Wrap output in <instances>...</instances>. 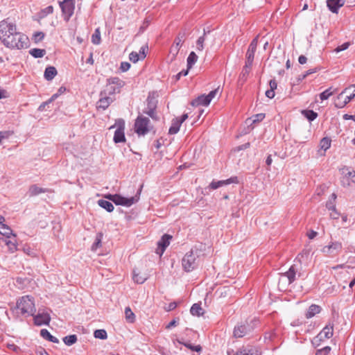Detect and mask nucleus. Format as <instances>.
I'll list each match as a JSON object with an SVG mask.
<instances>
[{
	"label": "nucleus",
	"instance_id": "nucleus-1",
	"mask_svg": "<svg viewBox=\"0 0 355 355\" xmlns=\"http://www.w3.org/2000/svg\"><path fill=\"white\" fill-rule=\"evenodd\" d=\"M0 41L7 48L26 49L28 46V37L17 31L16 24L4 19L0 21Z\"/></svg>",
	"mask_w": 355,
	"mask_h": 355
},
{
	"label": "nucleus",
	"instance_id": "nucleus-2",
	"mask_svg": "<svg viewBox=\"0 0 355 355\" xmlns=\"http://www.w3.org/2000/svg\"><path fill=\"white\" fill-rule=\"evenodd\" d=\"M198 257L199 253L197 249H191L189 252L186 253L182 259L183 269L186 272H191L196 268L198 265L197 260Z\"/></svg>",
	"mask_w": 355,
	"mask_h": 355
},
{
	"label": "nucleus",
	"instance_id": "nucleus-3",
	"mask_svg": "<svg viewBox=\"0 0 355 355\" xmlns=\"http://www.w3.org/2000/svg\"><path fill=\"white\" fill-rule=\"evenodd\" d=\"M17 306L21 314H27L28 315H34L36 311L34 300L29 295H25L19 299Z\"/></svg>",
	"mask_w": 355,
	"mask_h": 355
},
{
	"label": "nucleus",
	"instance_id": "nucleus-4",
	"mask_svg": "<svg viewBox=\"0 0 355 355\" xmlns=\"http://www.w3.org/2000/svg\"><path fill=\"white\" fill-rule=\"evenodd\" d=\"M140 190L137 191V194L135 196L131 198H125L118 194H108L105 196V198L111 200L116 205H123L125 207H130L133 204L138 202L139 199Z\"/></svg>",
	"mask_w": 355,
	"mask_h": 355
},
{
	"label": "nucleus",
	"instance_id": "nucleus-5",
	"mask_svg": "<svg viewBox=\"0 0 355 355\" xmlns=\"http://www.w3.org/2000/svg\"><path fill=\"white\" fill-rule=\"evenodd\" d=\"M125 85V82L118 77H111L107 80V84L104 91L105 94L111 96L119 93L121 89Z\"/></svg>",
	"mask_w": 355,
	"mask_h": 355
},
{
	"label": "nucleus",
	"instance_id": "nucleus-6",
	"mask_svg": "<svg viewBox=\"0 0 355 355\" xmlns=\"http://www.w3.org/2000/svg\"><path fill=\"white\" fill-rule=\"evenodd\" d=\"M255 326V321L251 320L250 322L245 321L235 326L234 329V336L236 338H243L252 331Z\"/></svg>",
	"mask_w": 355,
	"mask_h": 355
},
{
	"label": "nucleus",
	"instance_id": "nucleus-7",
	"mask_svg": "<svg viewBox=\"0 0 355 355\" xmlns=\"http://www.w3.org/2000/svg\"><path fill=\"white\" fill-rule=\"evenodd\" d=\"M150 120L148 118L143 116H139L135 123V132L138 135L144 136L149 131Z\"/></svg>",
	"mask_w": 355,
	"mask_h": 355
},
{
	"label": "nucleus",
	"instance_id": "nucleus-8",
	"mask_svg": "<svg viewBox=\"0 0 355 355\" xmlns=\"http://www.w3.org/2000/svg\"><path fill=\"white\" fill-rule=\"evenodd\" d=\"M64 19L68 21L73 15L75 9V0H63L59 2Z\"/></svg>",
	"mask_w": 355,
	"mask_h": 355
},
{
	"label": "nucleus",
	"instance_id": "nucleus-9",
	"mask_svg": "<svg viewBox=\"0 0 355 355\" xmlns=\"http://www.w3.org/2000/svg\"><path fill=\"white\" fill-rule=\"evenodd\" d=\"M297 275L300 277L302 274L301 273L298 266L297 264H293L290 267L288 271L281 274L280 281L283 280L284 278H286L288 284H291L296 279Z\"/></svg>",
	"mask_w": 355,
	"mask_h": 355
},
{
	"label": "nucleus",
	"instance_id": "nucleus-10",
	"mask_svg": "<svg viewBox=\"0 0 355 355\" xmlns=\"http://www.w3.org/2000/svg\"><path fill=\"white\" fill-rule=\"evenodd\" d=\"M258 37L259 35H257L255 38L252 40L250 44L249 45V47L248 49V51L245 54V58L246 61L245 63L248 64H252L254 58V53L257 50V44H258Z\"/></svg>",
	"mask_w": 355,
	"mask_h": 355
},
{
	"label": "nucleus",
	"instance_id": "nucleus-11",
	"mask_svg": "<svg viewBox=\"0 0 355 355\" xmlns=\"http://www.w3.org/2000/svg\"><path fill=\"white\" fill-rule=\"evenodd\" d=\"M124 128H125L124 121L122 119H120L117 123V128L114 132V138H113V140L116 144L125 141V134H124Z\"/></svg>",
	"mask_w": 355,
	"mask_h": 355
},
{
	"label": "nucleus",
	"instance_id": "nucleus-12",
	"mask_svg": "<svg viewBox=\"0 0 355 355\" xmlns=\"http://www.w3.org/2000/svg\"><path fill=\"white\" fill-rule=\"evenodd\" d=\"M184 40V34H180L178 35V37L175 39L174 43L173 46L171 47L170 49V55H171V60H174L178 55L180 47L182 46V44Z\"/></svg>",
	"mask_w": 355,
	"mask_h": 355
},
{
	"label": "nucleus",
	"instance_id": "nucleus-13",
	"mask_svg": "<svg viewBox=\"0 0 355 355\" xmlns=\"http://www.w3.org/2000/svg\"><path fill=\"white\" fill-rule=\"evenodd\" d=\"M238 183H239L238 178L236 176H233V177H231L230 178L225 180H218V181L213 180L209 184V188L214 190V189H218L219 187L227 186L230 184H238Z\"/></svg>",
	"mask_w": 355,
	"mask_h": 355
},
{
	"label": "nucleus",
	"instance_id": "nucleus-14",
	"mask_svg": "<svg viewBox=\"0 0 355 355\" xmlns=\"http://www.w3.org/2000/svg\"><path fill=\"white\" fill-rule=\"evenodd\" d=\"M108 94H105V91H102L100 94V99L97 102V108L105 110L107 109L111 103L113 102L114 98L111 96H107Z\"/></svg>",
	"mask_w": 355,
	"mask_h": 355
},
{
	"label": "nucleus",
	"instance_id": "nucleus-15",
	"mask_svg": "<svg viewBox=\"0 0 355 355\" xmlns=\"http://www.w3.org/2000/svg\"><path fill=\"white\" fill-rule=\"evenodd\" d=\"M34 316V323L37 326H42L43 324H49L51 320V317L47 313H38Z\"/></svg>",
	"mask_w": 355,
	"mask_h": 355
},
{
	"label": "nucleus",
	"instance_id": "nucleus-16",
	"mask_svg": "<svg viewBox=\"0 0 355 355\" xmlns=\"http://www.w3.org/2000/svg\"><path fill=\"white\" fill-rule=\"evenodd\" d=\"M345 3V0H327V6L333 13H338L339 8L343 7Z\"/></svg>",
	"mask_w": 355,
	"mask_h": 355
},
{
	"label": "nucleus",
	"instance_id": "nucleus-17",
	"mask_svg": "<svg viewBox=\"0 0 355 355\" xmlns=\"http://www.w3.org/2000/svg\"><path fill=\"white\" fill-rule=\"evenodd\" d=\"M148 49V46H143L141 47L139 52L132 51L129 55V59L132 62L135 63L138 62L139 60H144L146 58V49Z\"/></svg>",
	"mask_w": 355,
	"mask_h": 355
},
{
	"label": "nucleus",
	"instance_id": "nucleus-18",
	"mask_svg": "<svg viewBox=\"0 0 355 355\" xmlns=\"http://www.w3.org/2000/svg\"><path fill=\"white\" fill-rule=\"evenodd\" d=\"M172 239V236L168 234H164L162 236L161 240L158 242V248L157 250V253H159L162 255L166 247L170 243V240Z\"/></svg>",
	"mask_w": 355,
	"mask_h": 355
},
{
	"label": "nucleus",
	"instance_id": "nucleus-19",
	"mask_svg": "<svg viewBox=\"0 0 355 355\" xmlns=\"http://www.w3.org/2000/svg\"><path fill=\"white\" fill-rule=\"evenodd\" d=\"M333 334L334 326L332 324H329L322 329V331L318 335V338H319L320 340L323 339L330 338L332 337Z\"/></svg>",
	"mask_w": 355,
	"mask_h": 355
},
{
	"label": "nucleus",
	"instance_id": "nucleus-20",
	"mask_svg": "<svg viewBox=\"0 0 355 355\" xmlns=\"http://www.w3.org/2000/svg\"><path fill=\"white\" fill-rule=\"evenodd\" d=\"M234 355H261V352L254 347H248L240 349Z\"/></svg>",
	"mask_w": 355,
	"mask_h": 355
},
{
	"label": "nucleus",
	"instance_id": "nucleus-21",
	"mask_svg": "<svg viewBox=\"0 0 355 355\" xmlns=\"http://www.w3.org/2000/svg\"><path fill=\"white\" fill-rule=\"evenodd\" d=\"M210 103L207 95L202 94L192 101L191 105L193 106L204 105L207 106Z\"/></svg>",
	"mask_w": 355,
	"mask_h": 355
},
{
	"label": "nucleus",
	"instance_id": "nucleus-22",
	"mask_svg": "<svg viewBox=\"0 0 355 355\" xmlns=\"http://www.w3.org/2000/svg\"><path fill=\"white\" fill-rule=\"evenodd\" d=\"M348 91V88H345L340 93L334 101V105L337 108H343L346 105V101H343V95Z\"/></svg>",
	"mask_w": 355,
	"mask_h": 355
},
{
	"label": "nucleus",
	"instance_id": "nucleus-23",
	"mask_svg": "<svg viewBox=\"0 0 355 355\" xmlns=\"http://www.w3.org/2000/svg\"><path fill=\"white\" fill-rule=\"evenodd\" d=\"M57 74V70L54 67L49 66L47 67L44 71V78L46 80H51L54 78V77Z\"/></svg>",
	"mask_w": 355,
	"mask_h": 355
},
{
	"label": "nucleus",
	"instance_id": "nucleus-24",
	"mask_svg": "<svg viewBox=\"0 0 355 355\" xmlns=\"http://www.w3.org/2000/svg\"><path fill=\"white\" fill-rule=\"evenodd\" d=\"M321 311V307L316 304H311L306 313V318H311L315 316L317 313H319Z\"/></svg>",
	"mask_w": 355,
	"mask_h": 355
},
{
	"label": "nucleus",
	"instance_id": "nucleus-25",
	"mask_svg": "<svg viewBox=\"0 0 355 355\" xmlns=\"http://www.w3.org/2000/svg\"><path fill=\"white\" fill-rule=\"evenodd\" d=\"M40 335L43 338L46 339L49 341H51L54 343H59V340L57 338H55V336H52L47 329H42L40 331Z\"/></svg>",
	"mask_w": 355,
	"mask_h": 355
},
{
	"label": "nucleus",
	"instance_id": "nucleus-26",
	"mask_svg": "<svg viewBox=\"0 0 355 355\" xmlns=\"http://www.w3.org/2000/svg\"><path fill=\"white\" fill-rule=\"evenodd\" d=\"M252 65V64H248L246 63L245 64L244 67H243L242 71L240 74V76H239V80L241 82H242V83L245 82V80H247V77L250 72Z\"/></svg>",
	"mask_w": 355,
	"mask_h": 355
},
{
	"label": "nucleus",
	"instance_id": "nucleus-27",
	"mask_svg": "<svg viewBox=\"0 0 355 355\" xmlns=\"http://www.w3.org/2000/svg\"><path fill=\"white\" fill-rule=\"evenodd\" d=\"M181 125L182 123L176 118L173 119L172 120L171 126L168 130V133L170 135H175L178 133L180 130Z\"/></svg>",
	"mask_w": 355,
	"mask_h": 355
},
{
	"label": "nucleus",
	"instance_id": "nucleus-28",
	"mask_svg": "<svg viewBox=\"0 0 355 355\" xmlns=\"http://www.w3.org/2000/svg\"><path fill=\"white\" fill-rule=\"evenodd\" d=\"M0 235L6 236L7 239H10V235H12V230L3 222H0Z\"/></svg>",
	"mask_w": 355,
	"mask_h": 355
},
{
	"label": "nucleus",
	"instance_id": "nucleus-29",
	"mask_svg": "<svg viewBox=\"0 0 355 355\" xmlns=\"http://www.w3.org/2000/svg\"><path fill=\"white\" fill-rule=\"evenodd\" d=\"M342 173L345 175V178L350 180L353 183H355V171H350L349 168L344 167L342 168Z\"/></svg>",
	"mask_w": 355,
	"mask_h": 355
},
{
	"label": "nucleus",
	"instance_id": "nucleus-30",
	"mask_svg": "<svg viewBox=\"0 0 355 355\" xmlns=\"http://www.w3.org/2000/svg\"><path fill=\"white\" fill-rule=\"evenodd\" d=\"M45 189L38 187L36 184H33L29 187L28 195L29 196H35L40 193H44Z\"/></svg>",
	"mask_w": 355,
	"mask_h": 355
},
{
	"label": "nucleus",
	"instance_id": "nucleus-31",
	"mask_svg": "<svg viewBox=\"0 0 355 355\" xmlns=\"http://www.w3.org/2000/svg\"><path fill=\"white\" fill-rule=\"evenodd\" d=\"M98 205L107 210L108 212H111L114 210V206L112 202L105 200H98Z\"/></svg>",
	"mask_w": 355,
	"mask_h": 355
},
{
	"label": "nucleus",
	"instance_id": "nucleus-32",
	"mask_svg": "<svg viewBox=\"0 0 355 355\" xmlns=\"http://www.w3.org/2000/svg\"><path fill=\"white\" fill-rule=\"evenodd\" d=\"M191 314L200 316L203 314V310L199 304H193L190 309Z\"/></svg>",
	"mask_w": 355,
	"mask_h": 355
},
{
	"label": "nucleus",
	"instance_id": "nucleus-33",
	"mask_svg": "<svg viewBox=\"0 0 355 355\" xmlns=\"http://www.w3.org/2000/svg\"><path fill=\"white\" fill-rule=\"evenodd\" d=\"M207 33L204 31V33L200 36L196 41V50L198 51H202L204 49V43L206 39Z\"/></svg>",
	"mask_w": 355,
	"mask_h": 355
},
{
	"label": "nucleus",
	"instance_id": "nucleus-34",
	"mask_svg": "<svg viewBox=\"0 0 355 355\" xmlns=\"http://www.w3.org/2000/svg\"><path fill=\"white\" fill-rule=\"evenodd\" d=\"M197 60L198 55L193 51L191 52L187 58L188 69H191Z\"/></svg>",
	"mask_w": 355,
	"mask_h": 355
},
{
	"label": "nucleus",
	"instance_id": "nucleus-35",
	"mask_svg": "<svg viewBox=\"0 0 355 355\" xmlns=\"http://www.w3.org/2000/svg\"><path fill=\"white\" fill-rule=\"evenodd\" d=\"M103 236V234L102 232H98L96 234L95 241L94 242V243L92 246V250L96 251L97 250V248H98L99 247L101 246V241H102Z\"/></svg>",
	"mask_w": 355,
	"mask_h": 355
},
{
	"label": "nucleus",
	"instance_id": "nucleus-36",
	"mask_svg": "<svg viewBox=\"0 0 355 355\" xmlns=\"http://www.w3.org/2000/svg\"><path fill=\"white\" fill-rule=\"evenodd\" d=\"M13 239H9L6 238L5 243L6 245L8 247L9 250L13 252L17 250V245H16V240L15 239V235L12 234Z\"/></svg>",
	"mask_w": 355,
	"mask_h": 355
},
{
	"label": "nucleus",
	"instance_id": "nucleus-37",
	"mask_svg": "<svg viewBox=\"0 0 355 355\" xmlns=\"http://www.w3.org/2000/svg\"><path fill=\"white\" fill-rule=\"evenodd\" d=\"M125 319L128 322L133 323L135 320V315L131 309L128 306L125 309Z\"/></svg>",
	"mask_w": 355,
	"mask_h": 355
},
{
	"label": "nucleus",
	"instance_id": "nucleus-38",
	"mask_svg": "<svg viewBox=\"0 0 355 355\" xmlns=\"http://www.w3.org/2000/svg\"><path fill=\"white\" fill-rule=\"evenodd\" d=\"M336 89L332 90V87H329L324 92H322L321 94H320V98L322 101H324L328 99L331 95L336 92Z\"/></svg>",
	"mask_w": 355,
	"mask_h": 355
},
{
	"label": "nucleus",
	"instance_id": "nucleus-39",
	"mask_svg": "<svg viewBox=\"0 0 355 355\" xmlns=\"http://www.w3.org/2000/svg\"><path fill=\"white\" fill-rule=\"evenodd\" d=\"M30 54L35 58H40L46 54V51L41 49H32L30 51Z\"/></svg>",
	"mask_w": 355,
	"mask_h": 355
},
{
	"label": "nucleus",
	"instance_id": "nucleus-40",
	"mask_svg": "<svg viewBox=\"0 0 355 355\" xmlns=\"http://www.w3.org/2000/svg\"><path fill=\"white\" fill-rule=\"evenodd\" d=\"M331 139L328 137L322 138L320 141V148L322 150L326 151L331 146Z\"/></svg>",
	"mask_w": 355,
	"mask_h": 355
},
{
	"label": "nucleus",
	"instance_id": "nucleus-41",
	"mask_svg": "<svg viewBox=\"0 0 355 355\" xmlns=\"http://www.w3.org/2000/svg\"><path fill=\"white\" fill-rule=\"evenodd\" d=\"M147 279L146 275H141L140 273L137 272L136 270L133 271V280L137 284H143Z\"/></svg>",
	"mask_w": 355,
	"mask_h": 355
},
{
	"label": "nucleus",
	"instance_id": "nucleus-42",
	"mask_svg": "<svg viewBox=\"0 0 355 355\" xmlns=\"http://www.w3.org/2000/svg\"><path fill=\"white\" fill-rule=\"evenodd\" d=\"M58 97V94H53L52 96L46 101L43 102L38 107V110L42 112L46 110V107L55 101Z\"/></svg>",
	"mask_w": 355,
	"mask_h": 355
},
{
	"label": "nucleus",
	"instance_id": "nucleus-43",
	"mask_svg": "<svg viewBox=\"0 0 355 355\" xmlns=\"http://www.w3.org/2000/svg\"><path fill=\"white\" fill-rule=\"evenodd\" d=\"M77 341V336L75 334L67 336L63 338V342L65 345L70 346Z\"/></svg>",
	"mask_w": 355,
	"mask_h": 355
},
{
	"label": "nucleus",
	"instance_id": "nucleus-44",
	"mask_svg": "<svg viewBox=\"0 0 355 355\" xmlns=\"http://www.w3.org/2000/svg\"><path fill=\"white\" fill-rule=\"evenodd\" d=\"M92 42L94 44L98 45L101 43V32L99 28H96L92 35Z\"/></svg>",
	"mask_w": 355,
	"mask_h": 355
},
{
	"label": "nucleus",
	"instance_id": "nucleus-45",
	"mask_svg": "<svg viewBox=\"0 0 355 355\" xmlns=\"http://www.w3.org/2000/svg\"><path fill=\"white\" fill-rule=\"evenodd\" d=\"M94 336L96 338L99 339H106L107 337V334L105 330L104 329H97L94 331Z\"/></svg>",
	"mask_w": 355,
	"mask_h": 355
},
{
	"label": "nucleus",
	"instance_id": "nucleus-46",
	"mask_svg": "<svg viewBox=\"0 0 355 355\" xmlns=\"http://www.w3.org/2000/svg\"><path fill=\"white\" fill-rule=\"evenodd\" d=\"M178 343H180V344H182L184 345L185 347H187V348L191 349L192 351H195V352H201L202 350V347L200 345H192L191 344L189 343H183L180 340H178Z\"/></svg>",
	"mask_w": 355,
	"mask_h": 355
},
{
	"label": "nucleus",
	"instance_id": "nucleus-47",
	"mask_svg": "<svg viewBox=\"0 0 355 355\" xmlns=\"http://www.w3.org/2000/svg\"><path fill=\"white\" fill-rule=\"evenodd\" d=\"M304 114L310 121L315 120L318 116V114L313 110H305L304 111Z\"/></svg>",
	"mask_w": 355,
	"mask_h": 355
},
{
	"label": "nucleus",
	"instance_id": "nucleus-48",
	"mask_svg": "<svg viewBox=\"0 0 355 355\" xmlns=\"http://www.w3.org/2000/svg\"><path fill=\"white\" fill-rule=\"evenodd\" d=\"M53 12V7L52 6H49L46 8L42 9L40 13L41 17H45L49 14Z\"/></svg>",
	"mask_w": 355,
	"mask_h": 355
},
{
	"label": "nucleus",
	"instance_id": "nucleus-49",
	"mask_svg": "<svg viewBox=\"0 0 355 355\" xmlns=\"http://www.w3.org/2000/svg\"><path fill=\"white\" fill-rule=\"evenodd\" d=\"M157 106V101L154 97H152L150 95L148 96L147 98V107L146 108H156Z\"/></svg>",
	"mask_w": 355,
	"mask_h": 355
},
{
	"label": "nucleus",
	"instance_id": "nucleus-50",
	"mask_svg": "<svg viewBox=\"0 0 355 355\" xmlns=\"http://www.w3.org/2000/svg\"><path fill=\"white\" fill-rule=\"evenodd\" d=\"M352 88H354V90H353V95H348V96H343V101H346V105L352 99L355 97V85H352L351 86H349L348 87V90L352 89Z\"/></svg>",
	"mask_w": 355,
	"mask_h": 355
},
{
	"label": "nucleus",
	"instance_id": "nucleus-51",
	"mask_svg": "<svg viewBox=\"0 0 355 355\" xmlns=\"http://www.w3.org/2000/svg\"><path fill=\"white\" fill-rule=\"evenodd\" d=\"M350 46V43L349 42H345L343 43V44L340 45V46H338L335 49H334V51L336 53H339L340 51H345L346 49H347L349 48V46Z\"/></svg>",
	"mask_w": 355,
	"mask_h": 355
},
{
	"label": "nucleus",
	"instance_id": "nucleus-52",
	"mask_svg": "<svg viewBox=\"0 0 355 355\" xmlns=\"http://www.w3.org/2000/svg\"><path fill=\"white\" fill-rule=\"evenodd\" d=\"M330 351V347H324L320 349L317 350L315 355H328Z\"/></svg>",
	"mask_w": 355,
	"mask_h": 355
},
{
	"label": "nucleus",
	"instance_id": "nucleus-53",
	"mask_svg": "<svg viewBox=\"0 0 355 355\" xmlns=\"http://www.w3.org/2000/svg\"><path fill=\"white\" fill-rule=\"evenodd\" d=\"M331 248L332 250V253L334 251H338L340 250L342 248V244L340 242H334L330 244Z\"/></svg>",
	"mask_w": 355,
	"mask_h": 355
},
{
	"label": "nucleus",
	"instance_id": "nucleus-54",
	"mask_svg": "<svg viewBox=\"0 0 355 355\" xmlns=\"http://www.w3.org/2000/svg\"><path fill=\"white\" fill-rule=\"evenodd\" d=\"M44 37V33L42 32H37L33 35V39L35 42L42 41Z\"/></svg>",
	"mask_w": 355,
	"mask_h": 355
},
{
	"label": "nucleus",
	"instance_id": "nucleus-55",
	"mask_svg": "<svg viewBox=\"0 0 355 355\" xmlns=\"http://www.w3.org/2000/svg\"><path fill=\"white\" fill-rule=\"evenodd\" d=\"M264 118H265L264 114L260 113V114H255L252 116V122L256 123V122L261 121Z\"/></svg>",
	"mask_w": 355,
	"mask_h": 355
},
{
	"label": "nucleus",
	"instance_id": "nucleus-56",
	"mask_svg": "<svg viewBox=\"0 0 355 355\" xmlns=\"http://www.w3.org/2000/svg\"><path fill=\"white\" fill-rule=\"evenodd\" d=\"M155 108H146L144 112L150 116L152 119H155Z\"/></svg>",
	"mask_w": 355,
	"mask_h": 355
},
{
	"label": "nucleus",
	"instance_id": "nucleus-57",
	"mask_svg": "<svg viewBox=\"0 0 355 355\" xmlns=\"http://www.w3.org/2000/svg\"><path fill=\"white\" fill-rule=\"evenodd\" d=\"M130 68V64L128 62H122L121 63L120 69L123 71H127Z\"/></svg>",
	"mask_w": 355,
	"mask_h": 355
},
{
	"label": "nucleus",
	"instance_id": "nucleus-58",
	"mask_svg": "<svg viewBox=\"0 0 355 355\" xmlns=\"http://www.w3.org/2000/svg\"><path fill=\"white\" fill-rule=\"evenodd\" d=\"M326 207L329 210L332 211L336 209V205L335 202L332 201L331 199H329L327 203H326Z\"/></svg>",
	"mask_w": 355,
	"mask_h": 355
},
{
	"label": "nucleus",
	"instance_id": "nucleus-59",
	"mask_svg": "<svg viewBox=\"0 0 355 355\" xmlns=\"http://www.w3.org/2000/svg\"><path fill=\"white\" fill-rule=\"evenodd\" d=\"M218 88L216 89H214L212 91H211L207 95V96L208 97L209 100L210 101V102L211 101V100L216 96V95L218 94Z\"/></svg>",
	"mask_w": 355,
	"mask_h": 355
},
{
	"label": "nucleus",
	"instance_id": "nucleus-60",
	"mask_svg": "<svg viewBox=\"0 0 355 355\" xmlns=\"http://www.w3.org/2000/svg\"><path fill=\"white\" fill-rule=\"evenodd\" d=\"M178 321H179V319L178 318H176V319H174L171 322H170L166 327V329H171L173 327H175L177 326V324H178Z\"/></svg>",
	"mask_w": 355,
	"mask_h": 355
},
{
	"label": "nucleus",
	"instance_id": "nucleus-61",
	"mask_svg": "<svg viewBox=\"0 0 355 355\" xmlns=\"http://www.w3.org/2000/svg\"><path fill=\"white\" fill-rule=\"evenodd\" d=\"M177 306V303L175 302H173L168 304V306L166 308V311H170L175 309Z\"/></svg>",
	"mask_w": 355,
	"mask_h": 355
},
{
	"label": "nucleus",
	"instance_id": "nucleus-62",
	"mask_svg": "<svg viewBox=\"0 0 355 355\" xmlns=\"http://www.w3.org/2000/svg\"><path fill=\"white\" fill-rule=\"evenodd\" d=\"M188 71L189 69H187V70H182L180 72H179L176 76H175V78L176 80H179L181 76H185L188 74Z\"/></svg>",
	"mask_w": 355,
	"mask_h": 355
},
{
	"label": "nucleus",
	"instance_id": "nucleus-63",
	"mask_svg": "<svg viewBox=\"0 0 355 355\" xmlns=\"http://www.w3.org/2000/svg\"><path fill=\"white\" fill-rule=\"evenodd\" d=\"M340 214L337 211L336 209L331 211V213H330V218L332 219H338L339 217Z\"/></svg>",
	"mask_w": 355,
	"mask_h": 355
},
{
	"label": "nucleus",
	"instance_id": "nucleus-64",
	"mask_svg": "<svg viewBox=\"0 0 355 355\" xmlns=\"http://www.w3.org/2000/svg\"><path fill=\"white\" fill-rule=\"evenodd\" d=\"M269 85H270V89H272V90L275 91V89H277V82H276V80L275 79H272L269 82Z\"/></svg>",
	"mask_w": 355,
	"mask_h": 355
}]
</instances>
